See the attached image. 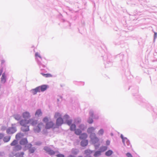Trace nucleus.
Instances as JSON below:
<instances>
[{"mask_svg": "<svg viewBox=\"0 0 157 157\" xmlns=\"http://www.w3.org/2000/svg\"><path fill=\"white\" fill-rule=\"evenodd\" d=\"M20 124L22 126L21 130L23 132H27L29 130V126L28 124L35 126L37 123V121L33 119H30L29 120H22L20 122Z\"/></svg>", "mask_w": 157, "mask_h": 157, "instance_id": "nucleus-1", "label": "nucleus"}, {"mask_svg": "<svg viewBox=\"0 0 157 157\" xmlns=\"http://www.w3.org/2000/svg\"><path fill=\"white\" fill-rule=\"evenodd\" d=\"M48 118L45 117L43 119V121L45 123V128L46 129H49L51 128H56L54 123L52 121H48Z\"/></svg>", "mask_w": 157, "mask_h": 157, "instance_id": "nucleus-2", "label": "nucleus"}, {"mask_svg": "<svg viewBox=\"0 0 157 157\" xmlns=\"http://www.w3.org/2000/svg\"><path fill=\"white\" fill-rule=\"evenodd\" d=\"M44 127V125L43 123L41 122L39 123L37 126L34 128V131L36 132H39L41 131V129Z\"/></svg>", "mask_w": 157, "mask_h": 157, "instance_id": "nucleus-3", "label": "nucleus"}, {"mask_svg": "<svg viewBox=\"0 0 157 157\" xmlns=\"http://www.w3.org/2000/svg\"><path fill=\"white\" fill-rule=\"evenodd\" d=\"M90 137L92 142L94 144L98 142L99 141L98 138L96 136L95 134L94 133L91 134Z\"/></svg>", "mask_w": 157, "mask_h": 157, "instance_id": "nucleus-4", "label": "nucleus"}, {"mask_svg": "<svg viewBox=\"0 0 157 157\" xmlns=\"http://www.w3.org/2000/svg\"><path fill=\"white\" fill-rule=\"evenodd\" d=\"M63 123V121L62 118H58L56 119V128L61 126Z\"/></svg>", "mask_w": 157, "mask_h": 157, "instance_id": "nucleus-5", "label": "nucleus"}, {"mask_svg": "<svg viewBox=\"0 0 157 157\" xmlns=\"http://www.w3.org/2000/svg\"><path fill=\"white\" fill-rule=\"evenodd\" d=\"M44 150H45L47 152L51 155H54L55 154V152L53 150H52L50 148L46 146L44 147Z\"/></svg>", "mask_w": 157, "mask_h": 157, "instance_id": "nucleus-6", "label": "nucleus"}, {"mask_svg": "<svg viewBox=\"0 0 157 157\" xmlns=\"http://www.w3.org/2000/svg\"><path fill=\"white\" fill-rule=\"evenodd\" d=\"M16 131V129L13 127H10L6 130L7 133L8 134H12L15 133Z\"/></svg>", "mask_w": 157, "mask_h": 157, "instance_id": "nucleus-7", "label": "nucleus"}, {"mask_svg": "<svg viewBox=\"0 0 157 157\" xmlns=\"http://www.w3.org/2000/svg\"><path fill=\"white\" fill-rule=\"evenodd\" d=\"M38 87L40 91L42 92L45 91L48 87V86L46 85H42Z\"/></svg>", "mask_w": 157, "mask_h": 157, "instance_id": "nucleus-8", "label": "nucleus"}, {"mask_svg": "<svg viewBox=\"0 0 157 157\" xmlns=\"http://www.w3.org/2000/svg\"><path fill=\"white\" fill-rule=\"evenodd\" d=\"M32 93L33 95L36 94L37 92H40L39 87H37L35 89H33L31 90Z\"/></svg>", "mask_w": 157, "mask_h": 157, "instance_id": "nucleus-9", "label": "nucleus"}, {"mask_svg": "<svg viewBox=\"0 0 157 157\" xmlns=\"http://www.w3.org/2000/svg\"><path fill=\"white\" fill-rule=\"evenodd\" d=\"M22 116L24 118H28L30 117V113L28 112H25L23 113Z\"/></svg>", "mask_w": 157, "mask_h": 157, "instance_id": "nucleus-10", "label": "nucleus"}, {"mask_svg": "<svg viewBox=\"0 0 157 157\" xmlns=\"http://www.w3.org/2000/svg\"><path fill=\"white\" fill-rule=\"evenodd\" d=\"M121 137L122 139L123 142L125 146H126V145L125 144V142L127 143V145H129V142L128 141V140L126 138H123L122 135L121 136Z\"/></svg>", "mask_w": 157, "mask_h": 157, "instance_id": "nucleus-11", "label": "nucleus"}, {"mask_svg": "<svg viewBox=\"0 0 157 157\" xmlns=\"http://www.w3.org/2000/svg\"><path fill=\"white\" fill-rule=\"evenodd\" d=\"M87 137V135L86 133L81 134L79 136V139L81 140H84L86 139Z\"/></svg>", "mask_w": 157, "mask_h": 157, "instance_id": "nucleus-12", "label": "nucleus"}, {"mask_svg": "<svg viewBox=\"0 0 157 157\" xmlns=\"http://www.w3.org/2000/svg\"><path fill=\"white\" fill-rule=\"evenodd\" d=\"M20 143L22 145H25L28 143L27 140L26 139H23L20 141Z\"/></svg>", "mask_w": 157, "mask_h": 157, "instance_id": "nucleus-13", "label": "nucleus"}, {"mask_svg": "<svg viewBox=\"0 0 157 157\" xmlns=\"http://www.w3.org/2000/svg\"><path fill=\"white\" fill-rule=\"evenodd\" d=\"M88 141L87 140H85L82 141L81 142V145L83 147H85L87 145Z\"/></svg>", "mask_w": 157, "mask_h": 157, "instance_id": "nucleus-14", "label": "nucleus"}, {"mask_svg": "<svg viewBox=\"0 0 157 157\" xmlns=\"http://www.w3.org/2000/svg\"><path fill=\"white\" fill-rule=\"evenodd\" d=\"M10 139V136H7L4 137L3 138V140L4 142H9Z\"/></svg>", "mask_w": 157, "mask_h": 157, "instance_id": "nucleus-15", "label": "nucleus"}, {"mask_svg": "<svg viewBox=\"0 0 157 157\" xmlns=\"http://www.w3.org/2000/svg\"><path fill=\"white\" fill-rule=\"evenodd\" d=\"M62 115L61 114L58 112H56L55 113L54 115V118H55L58 119V118H62Z\"/></svg>", "mask_w": 157, "mask_h": 157, "instance_id": "nucleus-16", "label": "nucleus"}, {"mask_svg": "<svg viewBox=\"0 0 157 157\" xmlns=\"http://www.w3.org/2000/svg\"><path fill=\"white\" fill-rule=\"evenodd\" d=\"M42 114V112L40 109L37 110L35 113V115L36 116H39L41 115Z\"/></svg>", "mask_w": 157, "mask_h": 157, "instance_id": "nucleus-17", "label": "nucleus"}, {"mask_svg": "<svg viewBox=\"0 0 157 157\" xmlns=\"http://www.w3.org/2000/svg\"><path fill=\"white\" fill-rule=\"evenodd\" d=\"M95 128L93 127H91L87 129V132L90 133H92V132H94Z\"/></svg>", "mask_w": 157, "mask_h": 157, "instance_id": "nucleus-18", "label": "nucleus"}, {"mask_svg": "<svg viewBox=\"0 0 157 157\" xmlns=\"http://www.w3.org/2000/svg\"><path fill=\"white\" fill-rule=\"evenodd\" d=\"M41 74L46 78H50L52 76V75L49 73L44 74L43 73H41Z\"/></svg>", "mask_w": 157, "mask_h": 157, "instance_id": "nucleus-19", "label": "nucleus"}, {"mask_svg": "<svg viewBox=\"0 0 157 157\" xmlns=\"http://www.w3.org/2000/svg\"><path fill=\"white\" fill-rule=\"evenodd\" d=\"M24 135L23 134L21 133H18L16 136V138L17 139H18L22 137Z\"/></svg>", "mask_w": 157, "mask_h": 157, "instance_id": "nucleus-20", "label": "nucleus"}, {"mask_svg": "<svg viewBox=\"0 0 157 157\" xmlns=\"http://www.w3.org/2000/svg\"><path fill=\"white\" fill-rule=\"evenodd\" d=\"M1 81L3 83H5L6 81V77L4 73L2 75L1 77Z\"/></svg>", "mask_w": 157, "mask_h": 157, "instance_id": "nucleus-21", "label": "nucleus"}, {"mask_svg": "<svg viewBox=\"0 0 157 157\" xmlns=\"http://www.w3.org/2000/svg\"><path fill=\"white\" fill-rule=\"evenodd\" d=\"M75 133L77 135H80L82 132L81 130L78 129H75Z\"/></svg>", "mask_w": 157, "mask_h": 157, "instance_id": "nucleus-22", "label": "nucleus"}, {"mask_svg": "<svg viewBox=\"0 0 157 157\" xmlns=\"http://www.w3.org/2000/svg\"><path fill=\"white\" fill-rule=\"evenodd\" d=\"M113 153V151L111 150H109L106 152L105 154L107 156H109L112 155Z\"/></svg>", "mask_w": 157, "mask_h": 157, "instance_id": "nucleus-23", "label": "nucleus"}, {"mask_svg": "<svg viewBox=\"0 0 157 157\" xmlns=\"http://www.w3.org/2000/svg\"><path fill=\"white\" fill-rule=\"evenodd\" d=\"M14 118L17 120H20L21 118V116L18 114H15L14 115Z\"/></svg>", "mask_w": 157, "mask_h": 157, "instance_id": "nucleus-24", "label": "nucleus"}, {"mask_svg": "<svg viewBox=\"0 0 157 157\" xmlns=\"http://www.w3.org/2000/svg\"><path fill=\"white\" fill-rule=\"evenodd\" d=\"M76 125L75 124H72L70 128V129L71 130V131H75V130L76 128Z\"/></svg>", "mask_w": 157, "mask_h": 157, "instance_id": "nucleus-25", "label": "nucleus"}, {"mask_svg": "<svg viewBox=\"0 0 157 157\" xmlns=\"http://www.w3.org/2000/svg\"><path fill=\"white\" fill-rule=\"evenodd\" d=\"M85 153L87 155L91 154L92 153V151L90 150H86L85 151Z\"/></svg>", "mask_w": 157, "mask_h": 157, "instance_id": "nucleus-26", "label": "nucleus"}, {"mask_svg": "<svg viewBox=\"0 0 157 157\" xmlns=\"http://www.w3.org/2000/svg\"><path fill=\"white\" fill-rule=\"evenodd\" d=\"M101 151H98L95 152L94 154V156L95 157H97L99 156L101 154Z\"/></svg>", "mask_w": 157, "mask_h": 157, "instance_id": "nucleus-27", "label": "nucleus"}, {"mask_svg": "<svg viewBox=\"0 0 157 157\" xmlns=\"http://www.w3.org/2000/svg\"><path fill=\"white\" fill-rule=\"evenodd\" d=\"M107 147L106 146H102L100 148V150L101 152H103L107 149Z\"/></svg>", "mask_w": 157, "mask_h": 157, "instance_id": "nucleus-28", "label": "nucleus"}, {"mask_svg": "<svg viewBox=\"0 0 157 157\" xmlns=\"http://www.w3.org/2000/svg\"><path fill=\"white\" fill-rule=\"evenodd\" d=\"M17 143V141L16 140H14L10 144V145L12 146H15Z\"/></svg>", "mask_w": 157, "mask_h": 157, "instance_id": "nucleus-29", "label": "nucleus"}, {"mask_svg": "<svg viewBox=\"0 0 157 157\" xmlns=\"http://www.w3.org/2000/svg\"><path fill=\"white\" fill-rule=\"evenodd\" d=\"M24 153L23 152H21L20 153H18L16 156V157H23V155Z\"/></svg>", "mask_w": 157, "mask_h": 157, "instance_id": "nucleus-30", "label": "nucleus"}, {"mask_svg": "<svg viewBox=\"0 0 157 157\" xmlns=\"http://www.w3.org/2000/svg\"><path fill=\"white\" fill-rule=\"evenodd\" d=\"M104 133V130L101 129H100L98 132V134L100 135H102Z\"/></svg>", "mask_w": 157, "mask_h": 157, "instance_id": "nucleus-31", "label": "nucleus"}, {"mask_svg": "<svg viewBox=\"0 0 157 157\" xmlns=\"http://www.w3.org/2000/svg\"><path fill=\"white\" fill-rule=\"evenodd\" d=\"M35 151V149L33 148H30L29 150V152L30 153H33Z\"/></svg>", "mask_w": 157, "mask_h": 157, "instance_id": "nucleus-32", "label": "nucleus"}, {"mask_svg": "<svg viewBox=\"0 0 157 157\" xmlns=\"http://www.w3.org/2000/svg\"><path fill=\"white\" fill-rule=\"evenodd\" d=\"M72 123V121L71 120H68L66 121V123L69 125H70Z\"/></svg>", "mask_w": 157, "mask_h": 157, "instance_id": "nucleus-33", "label": "nucleus"}, {"mask_svg": "<svg viewBox=\"0 0 157 157\" xmlns=\"http://www.w3.org/2000/svg\"><path fill=\"white\" fill-rule=\"evenodd\" d=\"M88 122L89 124H91L93 122V120L92 118H90L88 120Z\"/></svg>", "mask_w": 157, "mask_h": 157, "instance_id": "nucleus-34", "label": "nucleus"}, {"mask_svg": "<svg viewBox=\"0 0 157 157\" xmlns=\"http://www.w3.org/2000/svg\"><path fill=\"white\" fill-rule=\"evenodd\" d=\"M81 119L79 118H77L75 120V122L76 123H79L80 122H81Z\"/></svg>", "mask_w": 157, "mask_h": 157, "instance_id": "nucleus-35", "label": "nucleus"}, {"mask_svg": "<svg viewBox=\"0 0 157 157\" xmlns=\"http://www.w3.org/2000/svg\"><path fill=\"white\" fill-rule=\"evenodd\" d=\"M127 157H132V155L129 153H127L126 154Z\"/></svg>", "mask_w": 157, "mask_h": 157, "instance_id": "nucleus-36", "label": "nucleus"}, {"mask_svg": "<svg viewBox=\"0 0 157 157\" xmlns=\"http://www.w3.org/2000/svg\"><path fill=\"white\" fill-rule=\"evenodd\" d=\"M57 157H64V155L61 154H58L56 155Z\"/></svg>", "mask_w": 157, "mask_h": 157, "instance_id": "nucleus-37", "label": "nucleus"}, {"mask_svg": "<svg viewBox=\"0 0 157 157\" xmlns=\"http://www.w3.org/2000/svg\"><path fill=\"white\" fill-rule=\"evenodd\" d=\"M4 136V135L2 133H0V140L2 139Z\"/></svg>", "mask_w": 157, "mask_h": 157, "instance_id": "nucleus-38", "label": "nucleus"}, {"mask_svg": "<svg viewBox=\"0 0 157 157\" xmlns=\"http://www.w3.org/2000/svg\"><path fill=\"white\" fill-rule=\"evenodd\" d=\"M35 56L36 57H37V56H38V57H40V56L39 53L37 52H36V53L35 54Z\"/></svg>", "mask_w": 157, "mask_h": 157, "instance_id": "nucleus-39", "label": "nucleus"}, {"mask_svg": "<svg viewBox=\"0 0 157 157\" xmlns=\"http://www.w3.org/2000/svg\"><path fill=\"white\" fill-rule=\"evenodd\" d=\"M69 116L68 115H66L64 116V118L67 119H68L69 118Z\"/></svg>", "mask_w": 157, "mask_h": 157, "instance_id": "nucleus-40", "label": "nucleus"}, {"mask_svg": "<svg viewBox=\"0 0 157 157\" xmlns=\"http://www.w3.org/2000/svg\"><path fill=\"white\" fill-rule=\"evenodd\" d=\"M106 144L107 145H109L110 144V141L109 140H107L106 141Z\"/></svg>", "mask_w": 157, "mask_h": 157, "instance_id": "nucleus-41", "label": "nucleus"}, {"mask_svg": "<svg viewBox=\"0 0 157 157\" xmlns=\"http://www.w3.org/2000/svg\"><path fill=\"white\" fill-rule=\"evenodd\" d=\"M157 33H155V34H154V37L155 38L156 36H157Z\"/></svg>", "mask_w": 157, "mask_h": 157, "instance_id": "nucleus-42", "label": "nucleus"}, {"mask_svg": "<svg viewBox=\"0 0 157 157\" xmlns=\"http://www.w3.org/2000/svg\"><path fill=\"white\" fill-rule=\"evenodd\" d=\"M68 157H74L73 156L70 155Z\"/></svg>", "mask_w": 157, "mask_h": 157, "instance_id": "nucleus-43", "label": "nucleus"}, {"mask_svg": "<svg viewBox=\"0 0 157 157\" xmlns=\"http://www.w3.org/2000/svg\"><path fill=\"white\" fill-rule=\"evenodd\" d=\"M93 113H91V116L92 117H93Z\"/></svg>", "mask_w": 157, "mask_h": 157, "instance_id": "nucleus-44", "label": "nucleus"}, {"mask_svg": "<svg viewBox=\"0 0 157 157\" xmlns=\"http://www.w3.org/2000/svg\"><path fill=\"white\" fill-rule=\"evenodd\" d=\"M63 86V85H61V86L62 87Z\"/></svg>", "mask_w": 157, "mask_h": 157, "instance_id": "nucleus-45", "label": "nucleus"}]
</instances>
